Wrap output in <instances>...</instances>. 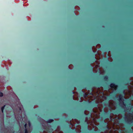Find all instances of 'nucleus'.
Masks as SVG:
<instances>
[{"label": "nucleus", "instance_id": "obj_22", "mask_svg": "<svg viewBox=\"0 0 133 133\" xmlns=\"http://www.w3.org/2000/svg\"><path fill=\"white\" fill-rule=\"evenodd\" d=\"M90 50H91V51H92V46H91L90 47Z\"/></svg>", "mask_w": 133, "mask_h": 133}, {"label": "nucleus", "instance_id": "obj_26", "mask_svg": "<svg viewBox=\"0 0 133 133\" xmlns=\"http://www.w3.org/2000/svg\"><path fill=\"white\" fill-rule=\"evenodd\" d=\"M101 66H103V64H101Z\"/></svg>", "mask_w": 133, "mask_h": 133}, {"label": "nucleus", "instance_id": "obj_6", "mask_svg": "<svg viewBox=\"0 0 133 133\" xmlns=\"http://www.w3.org/2000/svg\"><path fill=\"white\" fill-rule=\"evenodd\" d=\"M110 87L112 90H116L117 86L113 84H111Z\"/></svg>", "mask_w": 133, "mask_h": 133}, {"label": "nucleus", "instance_id": "obj_17", "mask_svg": "<svg viewBox=\"0 0 133 133\" xmlns=\"http://www.w3.org/2000/svg\"><path fill=\"white\" fill-rule=\"evenodd\" d=\"M85 122H86L87 123V125H86V127L87 128H88V123L87 122V120H86L85 119Z\"/></svg>", "mask_w": 133, "mask_h": 133}, {"label": "nucleus", "instance_id": "obj_20", "mask_svg": "<svg viewBox=\"0 0 133 133\" xmlns=\"http://www.w3.org/2000/svg\"><path fill=\"white\" fill-rule=\"evenodd\" d=\"M27 125V124L26 123H25L24 124V127L25 129L26 128Z\"/></svg>", "mask_w": 133, "mask_h": 133}, {"label": "nucleus", "instance_id": "obj_28", "mask_svg": "<svg viewBox=\"0 0 133 133\" xmlns=\"http://www.w3.org/2000/svg\"><path fill=\"white\" fill-rule=\"evenodd\" d=\"M74 88L73 89V90H74Z\"/></svg>", "mask_w": 133, "mask_h": 133}, {"label": "nucleus", "instance_id": "obj_16", "mask_svg": "<svg viewBox=\"0 0 133 133\" xmlns=\"http://www.w3.org/2000/svg\"><path fill=\"white\" fill-rule=\"evenodd\" d=\"M24 133H28V131L27 128H26L25 129Z\"/></svg>", "mask_w": 133, "mask_h": 133}, {"label": "nucleus", "instance_id": "obj_24", "mask_svg": "<svg viewBox=\"0 0 133 133\" xmlns=\"http://www.w3.org/2000/svg\"><path fill=\"white\" fill-rule=\"evenodd\" d=\"M74 132H76V133H78V132H77V131H74Z\"/></svg>", "mask_w": 133, "mask_h": 133}, {"label": "nucleus", "instance_id": "obj_11", "mask_svg": "<svg viewBox=\"0 0 133 133\" xmlns=\"http://www.w3.org/2000/svg\"><path fill=\"white\" fill-rule=\"evenodd\" d=\"M54 120L52 119H49L47 121V122L48 123H51L53 122Z\"/></svg>", "mask_w": 133, "mask_h": 133}, {"label": "nucleus", "instance_id": "obj_23", "mask_svg": "<svg viewBox=\"0 0 133 133\" xmlns=\"http://www.w3.org/2000/svg\"><path fill=\"white\" fill-rule=\"evenodd\" d=\"M99 73L100 74L101 73V70H99Z\"/></svg>", "mask_w": 133, "mask_h": 133}, {"label": "nucleus", "instance_id": "obj_10", "mask_svg": "<svg viewBox=\"0 0 133 133\" xmlns=\"http://www.w3.org/2000/svg\"><path fill=\"white\" fill-rule=\"evenodd\" d=\"M108 57V56H107L106 68V69L107 70L108 69V58H107Z\"/></svg>", "mask_w": 133, "mask_h": 133}, {"label": "nucleus", "instance_id": "obj_3", "mask_svg": "<svg viewBox=\"0 0 133 133\" xmlns=\"http://www.w3.org/2000/svg\"><path fill=\"white\" fill-rule=\"evenodd\" d=\"M89 102L91 103V105L89 108L88 109V110H90L91 111H94V110L92 109L93 108L97 107L98 104L97 103L95 102Z\"/></svg>", "mask_w": 133, "mask_h": 133}, {"label": "nucleus", "instance_id": "obj_8", "mask_svg": "<svg viewBox=\"0 0 133 133\" xmlns=\"http://www.w3.org/2000/svg\"><path fill=\"white\" fill-rule=\"evenodd\" d=\"M81 95L82 96L85 98L88 96V94L84 92H81Z\"/></svg>", "mask_w": 133, "mask_h": 133}, {"label": "nucleus", "instance_id": "obj_7", "mask_svg": "<svg viewBox=\"0 0 133 133\" xmlns=\"http://www.w3.org/2000/svg\"><path fill=\"white\" fill-rule=\"evenodd\" d=\"M84 113L85 115L87 116V117H85V119H90L91 117V114H87L84 112Z\"/></svg>", "mask_w": 133, "mask_h": 133}, {"label": "nucleus", "instance_id": "obj_18", "mask_svg": "<svg viewBox=\"0 0 133 133\" xmlns=\"http://www.w3.org/2000/svg\"><path fill=\"white\" fill-rule=\"evenodd\" d=\"M3 96V93L1 92H0V97H2Z\"/></svg>", "mask_w": 133, "mask_h": 133}, {"label": "nucleus", "instance_id": "obj_15", "mask_svg": "<svg viewBox=\"0 0 133 133\" xmlns=\"http://www.w3.org/2000/svg\"><path fill=\"white\" fill-rule=\"evenodd\" d=\"M108 95H107V101H106V104L107 105H108Z\"/></svg>", "mask_w": 133, "mask_h": 133}, {"label": "nucleus", "instance_id": "obj_30", "mask_svg": "<svg viewBox=\"0 0 133 133\" xmlns=\"http://www.w3.org/2000/svg\"><path fill=\"white\" fill-rule=\"evenodd\" d=\"M108 92H109V90Z\"/></svg>", "mask_w": 133, "mask_h": 133}, {"label": "nucleus", "instance_id": "obj_14", "mask_svg": "<svg viewBox=\"0 0 133 133\" xmlns=\"http://www.w3.org/2000/svg\"><path fill=\"white\" fill-rule=\"evenodd\" d=\"M93 132V133H101L100 131H96L95 130H94Z\"/></svg>", "mask_w": 133, "mask_h": 133}, {"label": "nucleus", "instance_id": "obj_21", "mask_svg": "<svg viewBox=\"0 0 133 133\" xmlns=\"http://www.w3.org/2000/svg\"><path fill=\"white\" fill-rule=\"evenodd\" d=\"M28 124H29V126L30 127L31 125V123L30 121L29 122Z\"/></svg>", "mask_w": 133, "mask_h": 133}, {"label": "nucleus", "instance_id": "obj_12", "mask_svg": "<svg viewBox=\"0 0 133 133\" xmlns=\"http://www.w3.org/2000/svg\"><path fill=\"white\" fill-rule=\"evenodd\" d=\"M89 67L90 68V70L91 72H92L93 71V68L91 66V65H89Z\"/></svg>", "mask_w": 133, "mask_h": 133}, {"label": "nucleus", "instance_id": "obj_13", "mask_svg": "<svg viewBox=\"0 0 133 133\" xmlns=\"http://www.w3.org/2000/svg\"><path fill=\"white\" fill-rule=\"evenodd\" d=\"M5 105H4L1 108V110L2 113H3V110L4 109Z\"/></svg>", "mask_w": 133, "mask_h": 133}, {"label": "nucleus", "instance_id": "obj_5", "mask_svg": "<svg viewBox=\"0 0 133 133\" xmlns=\"http://www.w3.org/2000/svg\"><path fill=\"white\" fill-rule=\"evenodd\" d=\"M128 121L131 122L133 119V113H130L126 117Z\"/></svg>", "mask_w": 133, "mask_h": 133}, {"label": "nucleus", "instance_id": "obj_4", "mask_svg": "<svg viewBox=\"0 0 133 133\" xmlns=\"http://www.w3.org/2000/svg\"><path fill=\"white\" fill-rule=\"evenodd\" d=\"M109 108H110V110L112 109L114 110L115 109V103L113 101H110L109 102Z\"/></svg>", "mask_w": 133, "mask_h": 133}, {"label": "nucleus", "instance_id": "obj_19", "mask_svg": "<svg viewBox=\"0 0 133 133\" xmlns=\"http://www.w3.org/2000/svg\"><path fill=\"white\" fill-rule=\"evenodd\" d=\"M45 127H46L45 129L48 131L49 130V127H46V126H45Z\"/></svg>", "mask_w": 133, "mask_h": 133}, {"label": "nucleus", "instance_id": "obj_1", "mask_svg": "<svg viewBox=\"0 0 133 133\" xmlns=\"http://www.w3.org/2000/svg\"><path fill=\"white\" fill-rule=\"evenodd\" d=\"M101 118L104 120L102 122V124L99 125L98 128L101 131H104L108 129V123H107V125L104 120L106 118H108V112H104L102 113L101 114Z\"/></svg>", "mask_w": 133, "mask_h": 133}, {"label": "nucleus", "instance_id": "obj_25", "mask_svg": "<svg viewBox=\"0 0 133 133\" xmlns=\"http://www.w3.org/2000/svg\"><path fill=\"white\" fill-rule=\"evenodd\" d=\"M72 92V93H73V94H74V92Z\"/></svg>", "mask_w": 133, "mask_h": 133}, {"label": "nucleus", "instance_id": "obj_27", "mask_svg": "<svg viewBox=\"0 0 133 133\" xmlns=\"http://www.w3.org/2000/svg\"><path fill=\"white\" fill-rule=\"evenodd\" d=\"M72 97H73V98H74V96L73 95L72 96Z\"/></svg>", "mask_w": 133, "mask_h": 133}, {"label": "nucleus", "instance_id": "obj_9", "mask_svg": "<svg viewBox=\"0 0 133 133\" xmlns=\"http://www.w3.org/2000/svg\"><path fill=\"white\" fill-rule=\"evenodd\" d=\"M95 55L94 54L93 55V58L91 62L94 63L96 61Z\"/></svg>", "mask_w": 133, "mask_h": 133}, {"label": "nucleus", "instance_id": "obj_2", "mask_svg": "<svg viewBox=\"0 0 133 133\" xmlns=\"http://www.w3.org/2000/svg\"><path fill=\"white\" fill-rule=\"evenodd\" d=\"M107 71L106 75L101 77V79L100 83H99L94 84V85L95 86L97 87H100L102 86H104V84L106 83V89L107 90L108 89V69L107 70Z\"/></svg>", "mask_w": 133, "mask_h": 133}, {"label": "nucleus", "instance_id": "obj_29", "mask_svg": "<svg viewBox=\"0 0 133 133\" xmlns=\"http://www.w3.org/2000/svg\"><path fill=\"white\" fill-rule=\"evenodd\" d=\"M88 89H90V88H88Z\"/></svg>", "mask_w": 133, "mask_h": 133}]
</instances>
